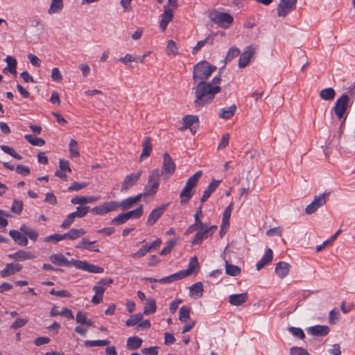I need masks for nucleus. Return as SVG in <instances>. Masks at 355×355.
Instances as JSON below:
<instances>
[{"mask_svg": "<svg viewBox=\"0 0 355 355\" xmlns=\"http://www.w3.org/2000/svg\"><path fill=\"white\" fill-rule=\"evenodd\" d=\"M190 311V308L185 306H182L179 312V320L182 322L187 321L189 319Z\"/></svg>", "mask_w": 355, "mask_h": 355, "instance_id": "nucleus-51", "label": "nucleus"}, {"mask_svg": "<svg viewBox=\"0 0 355 355\" xmlns=\"http://www.w3.org/2000/svg\"><path fill=\"white\" fill-rule=\"evenodd\" d=\"M290 265L284 261L277 263L275 267V273L279 278L285 277L289 272Z\"/></svg>", "mask_w": 355, "mask_h": 355, "instance_id": "nucleus-26", "label": "nucleus"}, {"mask_svg": "<svg viewBox=\"0 0 355 355\" xmlns=\"http://www.w3.org/2000/svg\"><path fill=\"white\" fill-rule=\"evenodd\" d=\"M220 182L221 180H212V182L208 185L207 189L203 193V195L201 198L202 202H205L209 198L211 194L216 189Z\"/></svg>", "mask_w": 355, "mask_h": 355, "instance_id": "nucleus-29", "label": "nucleus"}, {"mask_svg": "<svg viewBox=\"0 0 355 355\" xmlns=\"http://www.w3.org/2000/svg\"><path fill=\"white\" fill-rule=\"evenodd\" d=\"M142 147H143V149H142L141 154L140 155L141 160L147 158L150 155V154L152 151V145L150 143V137H146L144 138L143 144H142Z\"/></svg>", "mask_w": 355, "mask_h": 355, "instance_id": "nucleus-33", "label": "nucleus"}, {"mask_svg": "<svg viewBox=\"0 0 355 355\" xmlns=\"http://www.w3.org/2000/svg\"><path fill=\"white\" fill-rule=\"evenodd\" d=\"M166 52L168 55H175L178 53V47L173 40H168L166 46Z\"/></svg>", "mask_w": 355, "mask_h": 355, "instance_id": "nucleus-52", "label": "nucleus"}, {"mask_svg": "<svg viewBox=\"0 0 355 355\" xmlns=\"http://www.w3.org/2000/svg\"><path fill=\"white\" fill-rule=\"evenodd\" d=\"M96 241H89L87 239H83L76 248L85 249L91 252H99L98 247L94 245Z\"/></svg>", "mask_w": 355, "mask_h": 355, "instance_id": "nucleus-23", "label": "nucleus"}, {"mask_svg": "<svg viewBox=\"0 0 355 355\" xmlns=\"http://www.w3.org/2000/svg\"><path fill=\"white\" fill-rule=\"evenodd\" d=\"M175 164L168 153L163 155V166L162 174L166 178L171 177L175 171Z\"/></svg>", "mask_w": 355, "mask_h": 355, "instance_id": "nucleus-10", "label": "nucleus"}, {"mask_svg": "<svg viewBox=\"0 0 355 355\" xmlns=\"http://www.w3.org/2000/svg\"><path fill=\"white\" fill-rule=\"evenodd\" d=\"M109 340H86L85 345L87 347H98L106 346L110 344Z\"/></svg>", "mask_w": 355, "mask_h": 355, "instance_id": "nucleus-48", "label": "nucleus"}, {"mask_svg": "<svg viewBox=\"0 0 355 355\" xmlns=\"http://www.w3.org/2000/svg\"><path fill=\"white\" fill-rule=\"evenodd\" d=\"M150 250L148 244L143 245L138 251L131 254V257L137 259L144 257Z\"/></svg>", "mask_w": 355, "mask_h": 355, "instance_id": "nucleus-53", "label": "nucleus"}, {"mask_svg": "<svg viewBox=\"0 0 355 355\" xmlns=\"http://www.w3.org/2000/svg\"><path fill=\"white\" fill-rule=\"evenodd\" d=\"M20 230L24 234L28 236L31 240L35 241L37 239L38 233L33 229L23 225Z\"/></svg>", "mask_w": 355, "mask_h": 355, "instance_id": "nucleus-39", "label": "nucleus"}, {"mask_svg": "<svg viewBox=\"0 0 355 355\" xmlns=\"http://www.w3.org/2000/svg\"><path fill=\"white\" fill-rule=\"evenodd\" d=\"M349 101V97L347 95H343L339 98L335 104L334 110L336 116L341 119L343 117L344 114L346 111L347 104Z\"/></svg>", "mask_w": 355, "mask_h": 355, "instance_id": "nucleus-13", "label": "nucleus"}, {"mask_svg": "<svg viewBox=\"0 0 355 355\" xmlns=\"http://www.w3.org/2000/svg\"><path fill=\"white\" fill-rule=\"evenodd\" d=\"M69 156L71 158L78 157L80 155L78 143L76 140L71 139L69 144Z\"/></svg>", "mask_w": 355, "mask_h": 355, "instance_id": "nucleus-43", "label": "nucleus"}, {"mask_svg": "<svg viewBox=\"0 0 355 355\" xmlns=\"http://www.w3.org/2000/svg\"><path fill=\"white\" fill-rule=\"evenodd\" d=\"M159 172L158 169L152 171L148 175L147 184L145 185L144 192L140 193L142 197L154 196L157 192L159 186Z\"/></svg>", "mask_w": 355, "mask_h": 355, "instance_id": "nucleus-4", "label": "nucleus"}, {"mask_svg": "<svg viewBox=\"0 0 355 355\" xmlns=\"http://www.w3.org/2000/svg\"><path fill=\"white\" fill-rule=\"evenodd\" d=\"M309 334L315 336H324L329 332V328L326 325H315L306 329Z\"/></svg>", "mask_w": 355, "mask_h": 355, "instance_id": "nucleus-16", "label": "nucleus"}, {"mask_svg": "<svg viewBox=\"0 0 355 355\" xmlns=\"http://www.w3.org/2000/svg\"><path fill=\"white\" fill-rule=\"evenodd\" d=\"M72 265L76 268L86 271L88 262L81 260H72Z\"/></svg>", "mask_w": 355, "mask_h": 355, "instance_id": "nucleus-63", "label": "nucleus"}, {"mask_svg": "<svg viewBox=\"0 0 355 355\" xmlns=\"http://www.w3.org/2000/svg\"><path fill=\"white\" fill-rule=\"evenodd\" d=\"M221 78L220 76L214 77L211 82L200 81L193 88L195 92L196 106H203L211 103L215 98L216 94L221 91L220 83Z\"/></svg>", "mask_w": 355, "mask_h": 355, "instance_id": "nucleus-1", "label": "nucleus"}, {"mask_svg": "<svg viewBox=\"0 0 355 355\" xmlns=\"http://www.w3.org/2000/svg\"><path fill=\"white\" fill-rule=\"evenodd\" d=\"M241 268L235 265L230 263L227 261H225V272L228 275L236 277L241 274Z\"/></svg>", "mask_w": 355, "mask_h": 355, "instance_id": "nucleus-36", "label": "nucleus"}, {"mask_svg": "<svg viewBox=\"0 0 355 355\" xmlns=\"http://www.w3.org/2000/svg\"><path fill=\"white\" fill-rule=\"evenodd\" d=\"M291 355H311L305 349L298 347H293L290 349Z\"/></svg>", "mask_w": 355, "mask_h": 355, "instance_id": "nucleus-60", "label": "nucleus"}, {"mask_svg": "<svg viewBox=\"0 0 355 355\" xmlns=\"http://www.w3.org/2000/svg\"><path fill=\"white\" fill-rule=\"evenodd\" d=\"M88 212V207H78L76 211L68 215V220H73L75 218H81L85 216Z\"/></svg>", "mask_w": 355, "mask_h": 355, "instance_id": "nucleus-35", "label": "nucleus"}, {"mask_svg": "<svg viewBox=\"0 0 355 355\" xmlns=\"http://www.w3.org/2000/svg\"><path fill=\"white\" fill-rule=\"evenodd\" d=\"M272 251L271 249L268 248L265 251L263 256L261 259L257 262L256 265V268L257 270H260L265 266L268 265L272 259Z\"/></svg>", "mask_w": 355, "mask_h": 355, "instance_id": "nucleus-21", "label": "nucleus"}, {"mask_svg": "<svg viewBox=\"0 0 355 355\" xmlns=\"http://www.w3.org/2000/svg\"><path fill=\"white\" fill-rule=\"evenodd\" d=\"M91 211L94 214L100 216H103L108 214L104 202L92 208Z\"/></svg>", "mask_w": 355, "mask_h": 355, "instance_id": "nucleus-54", "label": "nucleus"}, {"mask_svg": "<svg viewBox=\"0 0 355 355\" xmlns=\"http://www.w3.org/2000/svg\"><path fill=\"white\" fill-rule=\"evenodd\" d=\"M51 78L53 81L55 82H60L62 80V76L58 67H54L52 69Z\"/></svg>", "mask_w": 355, "mask_h": 355, "instance_id": "nucleus-62", "label": "nucleus"}, {"mask_svg": "<svg viewBox=\"0 0 355 355\" xmlns=\"http://www.w3.org/2000/svg\"><path fill=\"white\" fill-rule=\"evenodd\" d=\"M65 240L64 234H53L45 237L43 241L44 242H52L56 243L60 241Z\"/></svg>", "mask_w": 355, "mask_h": 355, "instance_id": "nucleus-50", "label": "nucleus"}, {"mask_svg": "<svg viewBox=\"0 0 355 355\" xmlns=\"http://www.w3.org/2000/svg\"><path fill=\"white\" fill-rule=\"evenodd\" d=\"M248 300V293L239 294H232L229 296V302L230 304L239 306L246 302Z\"/></svg>", "mask_w": 355, "mask_h": 355, "instance_id": "nucleus-17", "label": "nucleus"}, {"mask_svg": "<svg viewBox=\"0 0 355 355\" xmlns=\"http://www.w3.org/2000/svg\"><path fill=\"white\" fill-rule=\"evenodd\" d=\"M86 271L92 272V273L100 274V273H103L104 270L103 268H101L100 266L92 264L88 262Z\"/></svg>", "mask_w": 355, "mask_h": 355, "instance_id": "nucleus-61", "label": "nucleus"}, {"mask_svg": "<svg viewBox=\"0 0 355 355\" xmlns=\"http://www.w3.org/2000/svg\"><path fill=\"white\" fill-rule=\"evenodd\" d=\"M297 0H280L277 7V15L280 17H286L296 8Z\"/></svg>", "mask_w": 355, "mask_h": 355, "instance_id": "nucleus-7", "label": "nucleus"}, {"mask_svg": "<svg viewBox=\"0 0 355 355\" xmlns=\"http://www.w3.org/2000/svg\"><path fill=\"white\" fill-rule=\"evenodd\" d=\"M8 257L17 261H24L35 259L36 257L33 253L26 250H19L15 253L9 254Z\"/></svg>", "mask_w": 355, "mask_h": 355, "instance_id": "nucleus-18", "label": "nucleus"}, {"mask_svg": "<svg viewBox=\"0 0 355 355\" xmlns=\"http://www.w3.org/2000/svg\"><path fill=\"white\" fill-rule=\"evenodd\" d=\"M216 69V67L207 61H201L193 67V79L195 82L205 81Z\"/></svg>", "mask_w": 355, "mask_h": 355, "instance_id": "nucleus-2", "label": "nucleus"}, {"mask_svg": "<svg viewBox=\"0 0 355 355\" xmlns=\"http://www.w3.org/2000/svg\"><path fill=\"white\" fill-rule=\"evenodd\" d=\"M211 20L223 28H228L233 23V17L227 12L214 10L210 14Z\"/></svg>", "mask_w": 355, "mask_h": 355, "instance_id": "nucleus-6", "label": "nucleus"}, {"mask_svg": "<svg viewBox=\"0 0 355 355\" xmlns=\"http://www.w3.org/2000/svg\"><path fill=\"white\" fill-rule=\"evenodd\" d=\"M320 96L326 101L332 100L335 96V91L333 88H326L320 91Z\"/></svg>", "mask_w": 355, "mask_h": 355, "instance_id": "nucleus-44", "label": "nucleus"}, {"mask_svg": "<svg viewBox=\"0 0 355 355\" xmlns=\"http://www.w3.org/2000/svg\"><path fill=\"white\" fill-rule=\"evenodd\" d=\"M232 209L233 202H231L230 205L225 208L223 212L222 222H229Z\"/></svg>", "mask_w": 355, "mask_h": 355, "instance_id": "nucleus-59", "label": "nucleus"}, {"mask_svg": "<svg viewBox=\"0 0 355 355\" xmlns=\"http://www.w3.org/2000/svg\"><path fill=\"white\" fill-rule=\"evenodd\" d=\"M236 111V106L235 105H232L228 107L221 108L219 111V117L225 120L230 119L235 114Z\"/></svg>", "mask_w": 355, "mask_h": 355, "instance_id": "nucleus-30", "label": "nucleus"}, {"mask_svg": "<svg viewBox=\"0 0 355 355\" xmlns=\"http://www.w3.org/2000/svg\"><path fill=\"white\" fill-rule=\"evenodd\" d=\"M207 237H208V236H207V234H205V231L204 230V228L202 227L196 234L195 237H194L193 240L192 241L191 244L193 245L199 244L201 243L202 239H207Z\"/></svg>", "mask_w": 355, "mask_h": 355, "instance_id": "nucleus-47", "label": "nucleus"}, {"mask_svg": "<svg viewBox=\"0 0 355 355\" xmlns=\"http://www.w3.org/2000/svg\"><path fill=\"white\" fill-rule=\"evenodd\" d=\"M254 54V49L251 46H247L240 55L238 62L239 67L240 68L245 67L249 64Z\"/></svg>", "mask_w": 355, "mask_h": 355, "instance_id": "nucleus-14", "label": "nucleus"}, {"mask_svg": "<svg viewBox=\"0 0 355 355\" xmlns=\"http://www.w3.org/2000/svg\"><path fill=\"white\" fill-rule=\"evenodd\" d=\"M22 268V266L19 263H8L6 266L1 271L0 274L2 277H7L12 275L19 272Z\"/></svg>", "mask_w": 355, "mask_h": 355, "instance_id": "nucleus-19", "label": "nucleus"}, {"mask_svg": "<svg viewBox=\"0 0 355 355\" xmlns=\"http://www.w3.org/2000/svg\"><path fill=\"white\" fill-rule=\"evenodd\" d=\"M340 318V312L337 309H333L329 312V322L331 324H334Z\"/></svg>", "mask_w": 355, "mask_h": 355, "instance_id": "nucleus-56", "label": "nucleus"}, {"mask_svg": "<svg viewBox=\"0 0 355 355\" xmlns=\"http://www.w3.org/2000/svg\"><path fill=\"white\" fill-rule=\"evenodd\" d=\"M167 207L168 204H165L155 208L149 215L148 222L157 221L160 218V216L164 214Z\"/></svg>", "mask_w": 355, "mask_h": 355, "instance_id": "nucleus-25", "label": "nucleus"}, {"mask_svg": "<svg viewBox=\"0 0 355 355\" xmlns=\"http://www.w3.org/2000/svg\"><path fill=\"white\" fill-rule=\"evenodd\" d=\"M76 320L78 323L85 324L87 327L92 326L94 322L91 319H88L87 314L82 311H78L76 316Z\"/></svg>", "mask_w": 355, "mask_h": 355, "instance_id": "nucleus-38", "label": "nucleus"}, {"mask_svg": "<svg viewBox=\"0 0 355 355\" xmlns=\"http://www.w3.org/2000/svg\"><path fill=\"white\" fill-rule=\"evenodd\" d=\"M6 62L7 63V66L4 68L3 72L6 73L7 71L10 72L12 74L16 75L17 73V60L14 57L10 55H8L6 58Z\"/></svg>", "mask_w": 355, "mask_h": 355, "instance_id": "nucleus-32", "label": "nucleus"}, {"mask_svg": "<svg viewBox=\"0 0 355 355\" xmlns=\"http://www.w3.org/2000/svg\"><path fill=\"white\" fill-rule=\"evenodd\" d=\"M214 35L215 34H210L205 39L198 41L192 49V54L196 55L206 44H213Z\"/></svg>", "mask_w": 355, "mask_h": 355, "instance_id": "nucleus-27", "label": "nucleus"}, {"mask_svg": "<svg viewBox=\"0 0 355 355\" xmlns=\"http://www.w3.org/2000/svg\"><path fill=\"white\" fill-rule=\"evenodd\" d=\"M143 212L144 207L143 205H140L134 210L119 214L113 219L112 222H125L129 220H137L142 216Z\"/></svg>", "mask_w": 355, "mask_h": 355, "instance_id": "nucleus-9", "label": "nucleus"}, {"mask_svg": "<svg viewBox=\"0 0 355 355\" xmlns=\"http://www.w3.org/2000/svg\"><path fill=\"white\" fill-rule=\"evenodd\" d=\"M199 268V263L196 257L191 258L187 270H184L187 276L191 275L195 270Z\"/></svg>", "mask_w": 355, "mask_h": 355, "instance_id": "nucleus-40", "label": "nucleus"}, {"mask_svg": "<svg viewBox=\"0 0 355 355\" xmlns=\"http://www.w3.org/2000/svg\"><path fill=\"white\" fill-rule=\"evenodd\" d=\"M175 244H176V241L175 239H170L167 242L166 245L160 252V255L164 256V255H166L168 253H170L171 250L175 245Z\"/></svg>", "mask_w": 355, "mask_h": 355, "instance_id": "nucleus-55", "label": "nucleus"}, {"mask_svg": "<svg viewBox=\"0 0 355 355\" xmlns=\"http://www.w3.org/2000/svg\"><path fill=\"white\" fill-rule=\"evenodd\" d=\"M173 19V11L168 6H164V12L161 15V19L159 27L162 32H164L168 24Z\"/></svg>", "mask_w": 355, "mask_h": 355, "instance_id": "nucleus-12", "label": "nucleus"}, {"mask_svg": "<svg viewBox=\"0 0 355 355\" xmlns=\"http://www.w3.org/2000/svg\"><path fill=\"white\" fill-rule=\"evenodd\" d=\"M49 259L52 263L60 266H69L71 265V262L60 253L52 254Z\"/></svg>", "mask_w": 355, "mask_h": 355, "instance_id": "nucleus-20", "label": "nucleus"}, {"mask_svg": "<svg viewBox=\"0 0 355 355\" xmlns=\"http://www.w3.org/2000/svg\"><path fill=\"white\" fill-rule=\"evenodd\" d=\"M0 148L5 153H7L14 158L21 160L22 159V157L17 153L12 148L6 146V145H1L0 146Z\"/></svg>", "mask_w": 355, "mask_h": 355, "instance_id": "nucleus-49", "label": "nucleus"}, {"mask_svg": "<svg viewBox=\"0 0 355 355\" xmlns=\"http://www.w3.org/2000/svg\"><path fill=\"white\" fill-rule=\"evenodd\" d=\"M240 54V50L236 46H232L227 51L225 62H229Z\"/></svg>", "mask_w": 355, "mask_h": 355, "instance_id": "nucleus-46", "label": "nucleus"}, {"mask_svg": "<svg viewBox=\"0 0 355 355\" xmlns=\"http://www.w3.org/2000/svg\"><path fill=\"white\" fill-rule=\"evenodd\" d=\"M141 198L142 195L141 194L126 198L119 202V209L120 208L123 211L128 210L132 208Z\"/></svg>", "mask_w": 355, "mask_h": 355, "instance_id": "nucleus-15", "label": "nucleus"}, {"mask_svg": "<svg viewBox=\"0 0 355 355\" xmlns=\"http://www.w3.org/2000/svg\"><path fill=\"white\" fill-rule=\"evenodd\" d=\"M288 331L293 336L296 338L303 339L305 337V334L301 328L291 327L288 328Z\"/></svg>", "mask_w": 355, "mask_h": 355, "instance_id": "nucleus-57", "label": "nucleus"}, {"mask_svg": "<svg viewBox=\"0 0 355 355\" xmlns=\"http://www.w3.org/2000/svg\"><path fill=\"white\" fill-rule=\"evenodd\" d=\"M28 322V320L26 318H17L15 322L12 324L11 327L12 329H18L24 327Z\"/></svg>", "mask_w": 355, "mask_h": 355, "instance_id": "nucleus-64", "label": "nucleus"}, {"mask_svg": "<svg viewBox=\"0 0 355 355\" xmlns=\"http://www.w3.org/2000/svg\"><path fill=\"white\" fill-rule=\"evenodd\" d=\"M51 3L47 10L49 15L59 14L64 8L63 0H50Z\"/></svg>", "mask_w": 355, "mask_h": 355, "instance_id": "nucleus-22", "label": "nucleus"}, {"mask_svg": "<svg viewBox=\"0 0 355 355\" xmlns=\"http://www.w3.org/2000/svg\"><path fill=\"white\" fill-rule=\"evenodd\" d=\"M142 342V339L137 336L130 337L127 339V347L130 350H136L141 346Z\"/></svg>", "mask_w": 355, "mask_h": 355, "instance_id": "nucleus-34", "label": "nucleus"}, {"mask_svg": "<svg viewBox=\"0 0 355 355\" xmlns=\"http://www.w3.org/2000/svg\"><path fill=\"white\" fill-rule=\"evenodd\" d=\"M144 318V314L142 313H137L132 315L125 322V324L128 327H132L136 324H139V322H140Z\"/></svg>", "mask_w": 355, "mask_h": 355, "instance_id": "nucleus-42", "label": "nucleus"}, {"mask_svg": "<svg viewBox=\"0 0 355 355\" xmlns=\"http://www.w3.org/2000/svg\"><path fill=\"white\" fill-rule=\"evenodd\" d=\"M113 282L111 278H103L93 286L92 289L95 292V295L91 300L92 304H98L103 301L104 292L112 284Z\"/></svg>", "mask_w": 355, "mask_h": 355, "instance_id": "nucleus-5", "label": "nucleus"}, {"mask_svg": "<svg viewBox=\"0 0 355 355\" xmlns=\"http://www.w3.org/2000/svg\"><path fill=\"white\" fill-rule=\"evenodd\" d=\"M157 306L155 300L153 298H148L146 300V305L144 309V315H148L154 313L156 311Z\"/></svg>", "mask_w": 355, "mask_h": 355, "instance_id": "nucleus-37", "label": "nucleus"}, {"mask_svg": "<svg viewBox=\"0 0 355 355\" xmlns=\"http://www.w3.org/2000/svg\"><path fill=\"white\" fill-rule=\"evenodd\" d=\"M328 197L329 194L325 193L315 196L313 201L306 207L305 213L311 214L315 212L320 207L326 204Z\"/></svg>", "mask_w": 355, "mask_h": 355, "instance_id": "nucleus-8", "label": "nucleus"}, {"mask_svg": "<svg viewBox=\"0 0 355 355\" xmlns=\"http://www.w3.org/2000/svg\"><path fill=\"white\" fill-rule=\"evenodd\" d=\"M184 129L189 128L194 123H198V117L195 115H186L182 119Z\"/></svg>", "mask_w": 355, "mask_h": 355, "instance_id": "nucleus-41", "label": "nucleus"}, {"mask_svg": "<svg viewBox=\"0 0 355 355\" xmlns=\"http://www.w3.org/2000/svg\"><path fill=\"white\" fill-rule=\"evenodd\" d=\"M87 233V230L83 228H72L68 232L64 234L65 240H75Z\"/></svg>", "mask_w": 355, "mask_h": 355, "instance_id": "nucleus-24", "label": "nucleus"}, {"mask_svg": "<svg viewBox=\"0 0 355 355\" xmlns=\"http://www.w3.org/2000/svg\"><path fill=\"white\" fill-rule=\"evenodd\" d=\"M202 175V172L201 171H198L188 179L186 185L182 190L180 195V202L182 204L188 202L193 196V193L192 189L196 186Z\"/></svg>", "mask_w": 355, "mask_h": 355, "instance_id": "nucleus-3", "label": "nucleus"}, {"mask_svg": "<svg viewBox=\"0 0 355 355\" xmlns=\"http://www.w3.org/2000/svg\"><path fill=\"white\" fill-rule=\"evenodd\" d=\"M203 291V285L202 282H198L193 284L189 288V295L193 298H199L202 296Z\"/></svg>", "mask_w": 355, "mask_h": 355, "instance_id": "nucleus-28", "label": "nucleus"}, {"mask_svg": "<svg viewBox=\"0 0 355 355\" xmlns=\"http://www.w3.org/2000/svg\"><path fill=\"white\" fill-rule=\"evenodd\" d=\"M108 213L115 211L119 209V202L111 200L104 202Z\"/></svg>", "mask_w": 355, "mask_h": 355, "instance_id": "nucleus-58", "label": "nucleus"}, {"mask_svg": "<svg viewBox=\"0 0 355 355\" xmlns=\"http://www.w3.org/2000/svg\"><path fill=\"white\" fill-rule=\"evenodd\" d=\"M100 199L99 197H95V196H89V197H85V196H76L75 198H73L71 200L72 204L74 205H84L86 203H92Z\"/></svg>", "mask_w": 355, "mask_h": 355, "instance_id": "nucleus-31", "label": "nucleus"}, {"mask_svg": "<svg viewBox=\"0 0 355 355\" xmlns=\"http://www.w3.org/2000/svg\"><path fill=\"white\" fill-rule=\"evenodd\" d=\"M24 138L33 146H42L45 144V141L39 137H34L31 135H25Z\"/></svg>", "mask_w": 355, "mask_h": 355, "instance_id": "nucleus-45", "label": "nucleus"}, {"mask_svg": "<svg viewBox=\"0 0 355 355\" xmlns=\"http://www.w3.org/2000/svg\"><path fill=\"white\" fill-rule=\"evenodd\" d=\"M141 175V171H139L135 173H131L126 175L122 182L121 191L127 192L129 189H130L134 185L136 184L140 178Z\"/></svg>", "mask_w": 355, "mask_h": 355, "instance_id": "nucleus-11", "label": "nucleus"}]
</instances>
